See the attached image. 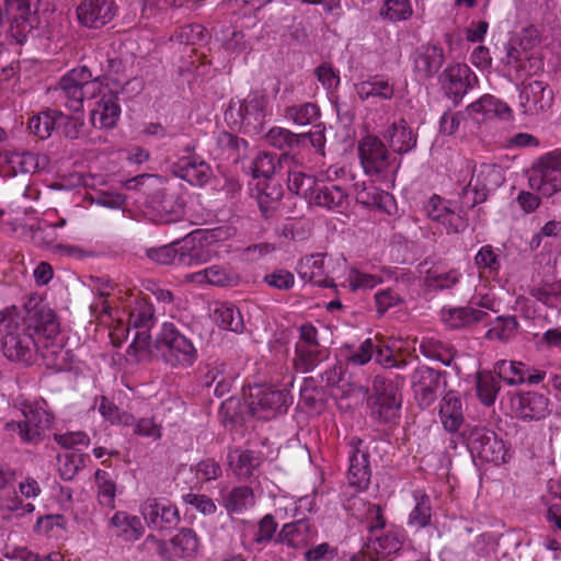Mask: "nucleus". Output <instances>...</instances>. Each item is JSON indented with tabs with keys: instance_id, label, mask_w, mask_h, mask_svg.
Segmentation results:
<instances>
[{
	"instance_id": "09e8293b",
	"label": "nucleus",
	"mask_w": 561,
	"mask_h": 561,
	"mask_svg": "<svg viewBox=\"0 0 561 561\" xmlns=\"http://www.w3.org/2000/svg\"><path fill=\"white\" fill-rule=\"evenodd\" d=\"M320 181L318 178H313L301 171H291L288 174V188L296 195L301 196L309 204L314 198L316 190L318 188Z\"/></svg>"
},
{
	"instance_id": "e433bc0d",
	"label": "nucleus",
	"mask_w": 561,
	"mask_h": 561,
	"mask_svg": "<svg viewBox=\"0 0 561 561\" xmlns=\"http://www.w3.org/2000/svg\"><path fill=\"white\" fill-rule=\"evenodd\" d=\"M356 95L366 101L370 98L390 100L394 94L393 84L381 76H374L354 84Z\"/></svg>"
},
{
	"instance_id": "9d476101",
	"label": "nucleus",
	"mask_w": 561,
	"mask_h": 561,
	"mask_svg": "<svg viewBox=\"0 0 561 561\" xmlns=\"http://www.w3.org/2000/svg\"><path fill=\"white\" fill-rule=\"evenodd\" d=\"M295 355V367L301 373L313 370L327 357V348L320 344L314 325L305 323L299 327Z\"/></svg>"
},
{
	"instance_id": "6e6552de",
	"label": "nucleus",
	"mask_w": 561,
	"mask_h": 561,
	"mask_svg": "<svg viewBox=\"0 0 561 561\" xmlns=\"http://www.w3.org/2000/svg\"><path fill=\"white\" fill-rule=\"evenodd\" d=\"M290 403L291 397L286 390L266 385L250 387L248 405L251 413L259 419L268 420L278 413H283Z\"/></svg>"
},
{
	"instance_id": "c756f323",
	"label": "nucleus",
	"mask_w": 561,
	"mask_h": 561,
	"mask_svg": "<svg viewBox=\"0 0 561 561\" xmlns=\"http://www.w3.org/2000/svg\"><path fill=\"white\" fill-rule=\"evenodd\" d=\"M277 530V523L271 514L265 515L256 526H249L244 530L242 545L248 550H260L273 540Z\"/></svg>"
},
{
	"instance_id": "39448f33",
	"label": "nucleus",
	"mask_w": 561,
	"mask_h": 561,
	"mask_svg": "<svg viewBox=\"0 0 561 561\" xmlns=\"http://www.w3.org/2000/svg\"><path fill=\"white\" fill-rule=\"evenodd\" d=\"M360 165L365 174L379 180H390L400 168V160L391 153L381 139L367 134L357 145Z\"/></svg>"
},
{
	"instance_id": "de8ad7c7",
	"label": "nucleus",
	"mask_w": 561,
	"mask_h": 561,
	"mask_svg": "<svg viewBox=\"0 0 561 561\" xmlns=\"http://www.w3.org/2000/svg\"><path fill=\"white\" fill-rule=\"evenodd\" d=\"M400 407L401 402L397 399L393 387L390 386L375 398L371 409L381 421L389 422L396 417Z\"/></svg>"
},
{
	"instance_id": "37998d69",
	"label": "nucleus",
	"mask_w": 561,
	"mask_h": 561,
	"mask_svg": "<svg viewBox=\"0 0 561 561\" xmlns=\"http://www.w3.org/2000/svg\"><path fill=\"white\" fill-rule=\"evenodd\" d=\"M407 539V533L401 527H390L373 542V549L378 557L385 558L401 550Z\"/></svg>"
},
{
	"instance_id": "4be33fe9",
	"label": "nucleus",
	"mask_w": 561,
	"mask_h": 561,
	"mask_svg": "<svg viewBox=\"0 0 561 561\" xmlns=\"http://www.w3.org/2000/svg\"><path fill=\"white\" fill-rule=\"evenodd\" d=\"M318 536L317 528L307 517L294 518L282 526L276 541L294 549L305 548Z\"/></svg>"
},
{
	"instance_id": "49530a36",
	"label": "nucleus",
	"mask_w": 561,
	"mask_h": 561,
	"mask_svg": "<svg viewBox=\"0 0 561 561\" xmlns=\"http://www.w3.org/2000/svg\"><path fill=\"white\" fill-rule=\"evenodd\" d=\"M214 319L224 330L240 333L244 329V322L240 310L229 302L219 304L215 308Z\"/></svg>"
},
{
	"instance_id": "79ce46f5",
	"label": "nucleus",
	"mask_w": 561,
	"mask_h": 561,
	"mask_svg": "<svg viewBox=\"0 0 561 561\" xmlns=\"http://www.w3.org/2000/svg\"><path fill=\"white\" fill-rule=\"evenodd\" d=\"M386 137L389 139L393 151L398 153L409 152L416 145V137L404 119L393 123L389 127Z\"/></svg>"
},
{
	"instance_id": "7ed1b4c3",
	"label": "nucleus",
	"mask_w": 561,
	"mask_h": 561,
	"mask_svg": "<svg viewBox=\"0 0 561 561\" xmlns=\"http://www.w3.org/2000/svg\"><path fill=\"white\" fill-rule=\"evenodd\" d=\"M154 346L163 363L172 368L192 367L198 358L197 348L172 322H163Z\"/></svg>"
},
{
	"instance_id": "dca6fc26",
	"label": "nucleus",
	"mask_w": 561,
	"mask_h": 561,
	"mask_svg": "<svg viewBox=\"0 0 561 561\" xmlns=\"http://www.w3.org/2000/svg\"><path fill=\"white\" fill-rule=\"evenodd\" d=\"M139 513L148 527L156 530L171 528L180 522L176 505L165 499H147L140 504Z\"/></svg>"
},
{
	"instance_id": "f3484780",
	"label": "nucleus",
	"mask_w": 561,
	"mask_h": 561,
	"mask_svg": "<svg viewBox=\"0 0 561 561\" xmlns=\"http://www.w3.org/2000/svg\"><path fill=\"white\" fill-rule=\"evenodd\" d=\"M117 13L114 0H83L77 7L79 23L88 28H101L110 23Z\"/></svg>"
},
{
	"instance_id": "f704fd0d",
	"label": "nucleus",
	"mask_w": 561,
	"mask_h": 561,
	"mask_svg": "<svg viewBox=\"0 0 561 561\" xmlns=\"http://www.w3.org/2000/svg\"><path fill=\"white\" fill-rule=\"evenodd\" d=\"M310 204L329 210L341 211L347 204V193L339 184L320 182Z\"/></svg>"
},
{
	"instance_id": "a18cd8bd",
	"label": "nucleus",
	"mask_w": 561,
	"mask_h": 561,
	"mask_svg": "<svg viewBox=\"0 0 561 561\" xmlns=\"http://www.w3.org/2000/svg\"><path fill=\"white\" fill-rule=\"evenodd\" d=\"M414 500V507L408 517V525L416 529L425 528L431 524L432 518V504L430 496L420 490L412 494Z\"/></svg>"
},
{
	"instance_id": "f8f14e48",
	"label": "nucleus",
	"mask_w": 561,
	"mask_h": 561,
	"mask_svg": "<svg viewBox=\"0 0 561 561\" xmlns=\"http://www.w3.org/2000/svg\"><path fill=\"white\" fill-rule=\"evenodd\" d=\"M554 93L548 83L534 80L518 88V107L523 115L537 118L546 114L553 104Z\"/></svg>"
},
{
	"instance_id": "f03ea898",
	"label": "nucleus",
	"mask_w": 561,
	"mask_h": 561,
	"mask_svg": "<svg viewBox=\"0 0 561 561\" xmlns=\"http://www.w3.org/2000/svg\"><path fill=\"white\" fill-rule=\"evenodd\" d=\"M0 335L2 353L10 362L31 365L39 352L32 328L16 308L0 311Z\"/></svg>"
},
{
	"instance_id": "e2e57ef3",
	"label": "nucleus",
	"mask_w": 561,
	"mask_h": 561,
	"mask_svg": "<svg viewBox=\"0 0 561 561\" xmlns=\"http://www.w3.org/2000/svg\"><path fill=\"white\" fill-rule=\"evenodd\" d=\"M413 14L410 0H385L380 15L391 22L407 21Z\"/></svg>"
},
{
	"instance_id": "5701e85b",
	"label": "nucleus",
	"mask_w": 561,
	"mask_h": 561,
	"mask_svg": "<svg viewBox=\"0 0 561 561\" xmlns=\"http://www.w3.org/2000/svg\"><path fill=\"white\" fill-rule=\"evenodd\" d=\"M172 171L193 186H204L213 175L210 165L196 154L181 157L173 163Z\"/></svg>"
},
{
	"instance_id": "3c124183",
	"label": "nucleus",
	"mask_w": 561,
	"mask_h": 561,
	"mask_svg": "<svg viewBox=\"0 0 561 561\" xmlns=\"http://www.w3.org/2000/svg\"><path fill=\"white\" fill-rule=\"evenodd\" d=\"M154 323V308L146 299H137L131 307L128 318V327L149 331Z\"/></svg>"
},
{
	"instance_id": "4c0bfd02",
	"label": "nucleus",
	"mask_w": 561,
	"mask_h": 561,
	"mask_svg": "<svg viewBox=\"0 0 561 561\" xmlns=\"http://www.w3.org/2000/svg\"><path fill=\"white\" fill-rule=\"evenodd\" d=\"M68 121V116L57 110L44 111L30 119L28 128L41 139L51 136L55 128Z\"/></svg>"
},
{
	"instance_id": "72a5a7b5",
	"label": "nucleus",
	"mask_w": 561,
	"mask_h": 561,
	"mask_svg": "<svg viewBox=\"0 0 561 561\" xmlns=\"http://www.w3.org/2000/svg\"><path fill=\"white\" fill-rule=\"evenodd\" d=\"M397 277V272L389 267H381L374 273H366L358 268H351L346 280L352 291L368 290Z\"/></svg>"
},
{
	"instance_id": "4468645a",
	"label": "nucleus",
	"mask_w": 561,
	"mask_h": 561,
	"mask_svg": "<svg viewBox=\"0 0 561 561\" xmlns=\"http://www.w3.org/2000/svg\"><path fill=\"white\" fill-rule=\"evenodd\" d=\"M34 0H5V12L10 21L11 36L23 44L28 34L36 27L38 20Z\"/></svg>"
},
{
	"instance_id": "774afa93",
	"label": "nucleus",
	"mask_w": 561,
	"mask_h": 561,
	"mask_svg": "<svg viewBox=\"0 0 561 561\" xmlns=\"http://www.w3.org/2000/svg\"><path fill=\"white\" fill-rule=\"evenodd\" d=\"M549 494L559 500L558 503H551L548 507V522L561 531V477L550 479L548 482Z\"/></svg>"
},
{
	"instance_id": "20e7f679",
	"label": "nucleus",
	"mask_w": 561,
	"mask_h": 561,
	"mask_svg": "<svg viewBox=\"0 0 561 561\" xmlns=\"http://www.w3.org/2000/svg\"><path fill=\"white\" fill-rule=\"evenodd\" d=\"M271 110L268 98L261 93H250L241 101H231L225 112V119L244 134H259Z\"/></svg>"
},
{
	"instance_id": "b1692460",
	"label": "nucleus",
	"mask_w": 561,
	"mask_h": 561,
	"mask_svg": "<svg viewBox=\"0 0 561 561\" xmlns=\"http://www.w3.org/2000/svg\"><path fill=\"white\" fill-rule=\"evenodd\" d=\"M41 160L44 158L32 152H0V176L13 178L34 173L41 169Z\"/></svg>"
},
{
	"instance_id": "8fccbe9b",
	"label": "nucleus",
	"mask_w": 561,
	"mask_h": 561,
	"mask_svg": "<svg viewBox=\"0 0 561 561\" xmlns=\"http://www.w3.org/2000/svg\"><path fill=\"white\" fill-rule=\"evenodd\" d=\"M94 481L99 504L106 508H115L116 482L112 478L111 473L105 470L98 469L94 473Z\"/></svg>"
},
{
	"instance_id": "ea45409f",
	"label": "nucleus",
	"mask_w": 561,
	"mask_h": 561,
	"mask_svg": "<svg viewBox=\"0 0 561 561\" xmlns=\"http://www.w3.org/2000/svg\"><path fill=\"white\" fill-rule=\"evenodd\" d=\"M504 62L508 75L514 76L517 80L523 79L531 72L530 58L526 48H518L514 41L511 42L506 48Z\"/></svg>"
},
{
	"instance_id": "5fc2aeb1",
	"label": "nucleus",
	"mask_w": 561,
	"mask_h": 561,
	"mask_svg": "<svg viewBox=\"0 0 561 561\" xmlns=\"http://www.w3.org/2000/svg\"><path fill=\"white\" fill-rule=\"evenodd\" d=\"M204 385L208 388L214 386V394L222 397L228 393L232 386V378L226 375L225 364L210 367L203 378Z\"/></svg>"
},
{
	"instance_id": "bf43d9fd",
	"label": "nucleus",
	"mask_w": 561,
	"mask_h": 561,
	"mask_svg": "<svg viewBox=\"0 0 561 561\" xmlns=\"http://www.w3.org/2000/svg\"><path fill=\"white\" fill-rule=\"evenodd\" d=\"M285 117L298 126L314 123L320 117V110L314 103L293 105L286 108Z\"/></svg>"
},
{
	"instance_id": "69168bd1",
	"label": "nucleus",
	"mask_w": 561,
	"mask_h": 561,
	"mask_svg": "<svg viewBox=\"0 0 561 561\" xmlns=\"http://www.w3.org/2000/svg\"><path fill=\"white\" fill-rule=\"evenodd\" d=\"M128 427H133L134 435L151 440H158L162 437V426L153 416L139 419L134 416V423L129 424Z\"/></svg>"
},
{
	"instance_id": "7c9ffc66",
	"label": "nucleus",
	"mask_w": 561,
	"mask_h": 561,
	"mask_svg": "<svg viewBox=\"0 0 561 561\" xmlns=\"http://www.w3.org/2000/svg\"><path fill=\"white\" fill-rule=\"evenodd\" d=\"M187 279L199 286H236L239 283V276L231 270L221 265H211L201 271L187 275Z\"/></svg>"
},
{
	"instance_id": "680f3d73",
	"label": "nucleus",
	"mask_w": 561,
	"mask_h": 561,
	"mask_svg": "<svg viewBox=\"0 0 561 561\" xmlns=\"http://www.w3.org/2000/svg\"><path fill=\"white\" fill-rule=\"evenodd\" d=\"M99 412L111 424L129 426V424L134 423V415L131 413L119 411L117 405L106 397L100 398Z\"/></svg>"
},
{
	"instance_id": "0e129e2a",
	"label": "nucleus",
	"mask_w": 561,
	"mask_h": 561,
	"mask_svg": "<svg viewBox=\"0 0 561 561\" xmlns=\"http://www.w3.org/2000/svg\"><path fill=\"white\" fill-rule=\"evenodd\" d=\"M357 202L366 206H378L385 208L388 214L392 213L396 208V202L391 194L371 187L370 192H359L357 194Z\"/></svg>"
},
{
	"instance_id": "603ef678",
	"label": "nucleus",
	"mask_w": 561,
	"mask_h": 561,
	"mask_svg": "<svg viewBox=\"0 0 561 561\" xmlns=\"http://www.w3.org/2000/svg\"><path fill=\"white\" fill-rule=\"evenodd\" d=\"M476 391L481 403L491 407L499 394L500 383L491 373L481 371L476 378Z\"/></svg>"
},
{
	"instance_id": "2eb2a0df",
	"label": "nucleus",
	"mask_w": 561,
	"mask_h": 561,
	"mask_svg": "<svg viewBox=\"0 0 561 561\" xmlns=\"http://www.w3.org/2000/svg\"><path fill=\"white\" fill-rule=\"evenodd\" d=\"M505 181L503 169L492 163L474 167L472 176L465 188V195L473 194L472 203H483L490 192L495 191Z\"/></svg>"
},
{
	"instance_id": "423d86ee",
	"label": "nucleus",
	"mask_w": 561,
	"mask_h": 561,
	"mask_svg": "<svg viewBox=\"0 0 561 561\" xmlns=\"http://www.w3.org/2000/svg\"><path fill=\"white\" fill-rule=\"evenodd\" d=\"M145 545L154 547L156 553L162 561L192 560L199 553L201 539L192 528H181L169 541L159 539L150 534Z\"/></svg>"
},
{
	"instance_id": "052dcab7",
	"label": "nucleus",
	"mask_w": 561,
	"mask_h": 561,
	"mask_svg": "<svg viewBox=\"0 0 561 561\" xmlns=\"http://www.w3.org/2000/svg\"><path fill=\"white\" fill-rule=\"evenodd\" d=\"M517 328L518 322L515 317H499L486 331L485 336L489 340L507 341L515 335Z\"/></svg>"
},
{
	"instance_id": "0eeeda50",
	"label": "nucleus",
	"mask_w": 561,
	"mask_h": 561,
	"mask_svg": "<svg viewBox=\"0 0 561 561\" xmlns=\"http://www.w3.org/2000/svg\"><path fill=\"white\" fill-rule=\"evenodd\" d=\"M182 266H197L208 263L217 255V236L215 231L196 229L180 242Z\"/></svg>"
},
{
	"instance_id": "a19ab883",
	"label": "nucleus",
	"mask_w": 561,
	"mask_h": 561,
	"mask_svg": "<svg viewBox=\"0 0 561 561\" xmlns=\"http://www.w3.org/2000/svg\"><path fill=\"white\" fill-rule=\"evenodd\" d=\"M227 458L229 468L240 479L250 478L260 466V458L250 450L232 449Z\"/></svg>"
},
{
	"instance_id": "c85d7f7f",
	"label": "nucleus",
	"mask_w": 561,
	"mask_h": 561,
	"mask_svg": "<svg viewBox=\"0 0 561 561\" xmlns=\"http://www.w3.org/2000/svg\"><path fill=\"white\" fill-rule=\"evenodd\" d=\"M108 527L113 534L125 542H135L145 534V526L139 517L125 511H117L108 519Z\"/></svg>"
},
{
	"instance_id": "a878e982",
	"label": "nucleus",
	"mask_w": 561,
	"mask_h": 561,
	"mask_svg": "<svg viewBox=\"0 0 561 561\" xmlns=\"http://www.w3.org/2000/svg\"><path fill=\"white\" fill-rule=\"evenodd\" d=\"M327 257L324 253H314L302 257L297 265L300 278L319 287H334V280L329 276L325 264Z\"/></svg>"
},
{
	"instance_id": "a211bd4d",
	"label": "nucleus",
	"mask_w": 561,
	"mask_h": 561,
	"mask_svg": "<svg viewBox=\"0 0 561 561\" xmlns=\"http://www.w3.org/2000/svg\"><path fill=\"white\" fill-rule=\"evenodd\" d=\"M494 370L499 378L508 386H519L523 383L538 385L546 378V371L529 367L517 360H499L494 366Z\"/></svg>"
},
{
	"instance_id": "13d9d810",
	"label": "nucleus",
	"mask_w": 561,
	"mask_h": 561,
	"mask_svg": "<svg viewBox=\"0 0 561 561\" xmlns=\"http://www.w3.org/2000/svg\"><path fill=\"white\" fill-rule=\"evenodd\" d=\"M316 510L314 495H305L297 501L288 502L284 507H277L276 514L282 518L307 517V513Z\"/></svg>"
},
{
	"instance_id": "338daca9",
	"label": "nucleus",
	"mask_w": 561,
	"mask_h": 561,
	"mask_svg": "<svg viewBox=\"0 0 561 561\" xmlns=\"http://www.w3.org/2000/svg\"><path fill=\"white\" fill-rule=\"evenodd\" d=\"M58 472L62 480H72L83 466V457L80 454L67 453L57 457Z\"/></svg>"
},
{
	"instance_id": "473e14b6",
	"label": "nucleus",
	"mask_w": 561,
	"mask_h": 561,
	"mask_svg": "<svg viewBox=\"0 0 561 561\" xmlns=\"http://www.w3.org/2000/svg\"><path fill=\"white\" fill-rule=\"evenodd\" d=\"M439 420L444 428L449 433L457 432L465 417L461 399L455 391H448L439 403Z\"/></svg>"
},
{
	"instance_id": "aec40b11",
	"label": "nucleus",
	"mask_w": 561,
	"mask_h": 561,
	"mask_svg": "<svg viewBox=\"0 0 561 561\" xmlns=\"http://www.w3.org/2000/svg\"><path fill=\"white\" fill-rule=\"evenodd\" d=\"M440 79L446 95L458 103L472 87L476 77L466 64H455L443 71Z\"/></svg>"
},
{
	"instance_id": "c03bdc74",
	"label": "nucleus",
	"mask_w": 561,
	"mask_h": 561,
	"mask_svg": "<svg viewBox=\"0 0 561 561\" xmlns=\"http://www.w3.org/2000/svg\"><path fill=\"white\" fill-rule=\"evenodd\" d=\"M461 273L456 268H447L444 265H433L425 271L424 284L433 289H447L456 285Z\"/></svg>"
},
{
	"instance_id": "2f4dec72",
	"label": "nucleus",
	"mask_w": 561,
	"mask_h": 561,
	"mask_svg": "<svg viewBox=\"0 0 561 561\" xmlns=\"http://www.w3.org/2000/svg\"><path fill=\"white\" fill-rule=\"evenodd\" d=\"M26 327L32 328L33 335H38L37 342L39 343L59 337V322L50 308L41 307L36 309L32 313L30 321H26Z\"/></svg>"
},
{
	"instance_id": "1a4fd4ad",
	"label": "nucleus",
	"mask_w": 561,
	"mask_h": 561,
	"mask_svg": "<svg viewBox=\"0 0 561 561\" xmlns=\"http://www.w3.org/2000/svg\"><path fill=\"white\" fill-rule=\"evenodd\" d=\"M529 186L546 197L561 190V149L542 156L533 167Z\"/></svg>"
},
{
	"instance_id": "f257e3e1",
	"label": "nucleus",
	"mask_w": 561,
	"mask_h": 561,
	"mask_svg": "<svg viewBox=\"0 0 561 561\" xmlns=\"http://www.w3.org/2000/svg\"><path fill=\"white\" fill-rule=\"evenodd\" d=\"M56 91L59 102L73 113L83 110L85 100L95 99L91 108V123L96 128L111 129L119 119L117 91L110 88L106 78H93L85 66L68 71L59 80Z\"/></svg>"
},
{
	"instance_id": "bb28decb",
	"label": "nucleus",
	"mask_w": 561,
	"mask_h": 561,
	"mask_svg": "<svg viewBox=\"0 0 561 561\" xmlns=\"http://www.w3.org/2000/svg\"><path fill=\"white\" fill-rule=\"evenodd\" d=\"M444 61L445 55L440 46L425 44L414 53L413 70L419 79H430L438 72Z\"/></svg>"
},
{
	"instance_id": "864d4df0",
	"label": "nucleus",
	"mask_w": 561,
	"mask_h": 561,
	"mask_svg": "<svg viewBox=\"0 0 561 561\" xmlns=\"http://www.w3.org/2000/svg\"><path fill=\"white\" fill-rule=\"evenodd\" d=\"M254 505V494L249 486L233 488L225 497L224 506L229 513H242Z\"/></svg>"
},
{
	"instance_id": "9b49d317",
	"label": "nucleus",
	"mask_w": 561,
	"mask_h": 561,
	"mask_svg": "<svg viewBox=\"0 0 561 561\" xmlns=\"http://www.w3.org/2000/svg\"><path fill=\"white\" fill-rule=\"evenodd\" d=\"M467 446L471 455L482 461L494 465L505 462V444L491 430L481 426L472 427L467 435Z\"/></svg>"
},
{
	"instance_id": "cd10ccee",
	"label": "nucleus",
	"mask_w": 561,
	"mask_h": 561,
	"mask_svg": "<svg viewBox=\"0 0 561 561\" xmlns=\"http://www.w3.org/2000/svg\"><path fill=\"white\" fill-rule=\"evenodd\" d=\"M469 110L478 122L493 118L511 121L513 118V111L508 104L490 94H484L478 101L471 103Z\"/></svg>"
},
{
	"instance_id": "4d7b16f0",
	"label": "nucleus",
	"mask_w": 561,
	"mask_h": 561,
	"mask_svg": "<svg viewBox=\"0 0 561 561\" xmlns=\"http://www.w3.org/2000/svg\"><path fill=\"white\" fill-rule=\"evenodd\" d=\"M474 264L490 275H497L501 270V250L490 244L481 247L474 256Z\"/></svg>"
},
{
	"instance_id": "393cba45",
	"label": "nucleus",
	"mask_w": 561,
	"mask_h": 561,
	"mask_svg": "<svg viewBox=\"0 0 561 561\" xmlns=\"http://www.w3.org/2000/svg\"><path fill=\"white\" fill-rule=\"evenodd\" d=\"M362 440L353 438L350 443L348 453V483L356 488L357 491L367 489L370 481V468L368 461V454L359 449Z\"/></svg>"
},
{
	"instance_id": "58836bf2",
	"label": "nucleus",
	"mask_w": 561,
	"mask_h": 561,
	"mask_svg": "<svg viewBox=\"0 0 561 561\" xmlns=\"http://www.w3.org/2000/svg\"><path fill=\"white\" fill-rule=\"evenodd\" d=\"M486 313L472 307L443 309L442 321L449 329H460L471 323L482 321Z\"/></svg>"
},
{
	"instance_id": "ddd939ff",
	"label": "nucleus",
	"mask_w": 561,
	"mask_h": 561,
	"mask_svg": "<svg viewBox=\"0 0 561 561\" xmlns=\"http://www.w3.org/2000/svg\"><path fill=\"white\" fill-rule=\"evenodd\" d=\"M22 421H11L5 430L16 434L23 443H38L50 427L54 416L43 408H30L23 412Z\"/></svg>"
},
{
	"instance_id": "c9c22d12",
	"label": "nucleus",
	"mask_w": 561,
	"mask_h": 561,
	"mask_svg": "<svg viewBox=\"0 0 561 561\" xmlns=\"http://www.w3.org/2000/svg\"><path fill=\"white\" fill-rule=\"evenodd\" d=\"M39 352L48 368L61 371L70 367L71 354L59 337L39 343Z\"/></svg>"
},
{
	"instance_id": "6ab92c4d",
	"label": "nucleus",
	"mask_w": 561,
	"mask_h": 561,
	"mask_svg": "<svg viewBox=\"0 0 561 561\" xmlns=\"http://www.w3.org/2000/svg\"><path fill=\"white\" fill-rule=\"evenodd\" d=\"M550 399L537 391L522 392L512 399L516 416L523 421H540L551 413Z\"/></svg>"
},
{
	"instance_id": "412c9836",
	"label": "nucleus",
	"mask_w": 561,
	"mask_h": 561,
	"mask_svg": "<svg viewBox=\"0 0 561 561\" xmlns=\"http://www.w3.org/2000/svg\"><path fill=\"white\" fill-rule=\"evenodd\" d=\"M423 210L427 218L444 226L448 233L465 229L462 217L450 207L448 201L436 194L425 202Z\"/></svg>"
},
{
	"instance_id": "6e6d98bb",
	"label": "nucleus",
	"mask_w": 561,
	"mask_h": 561,
	"mask_svg": "<svg viewBox=\"0 0 561 561\" xmlns=\"http://www.w3.org/2000/svg\"><path fill=\"white\" fill-rule=\"evenodd\" d=\"M34 510V504L24 503L15 493L3 495L0 499V513L5 519L23 517L26 514L33 513Z\"/></svg>"
}]
</instances>
